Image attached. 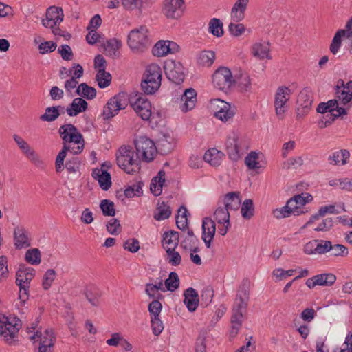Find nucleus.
<instances>
[{
	"instance_id": "nucleus-1",
	"label": "nucleus",
	"mask_w": 352,
	"mask_h": 352,
	"mask_svg": "<svg viewBox=\"0 0 352 352\" xmlns=\"http://www.w3.org/2000/svg\"><path fill=\"white\" fill-rule=\"evenodd\" d=\"M58 133L63 140V148L55 162L56 170L58 173L63 170L64 160L68 151L77 155L83 151L85 146L83 136L74 124H65L60 126Z\"/></svg>"
},
{
	"instance_id": "nucleus-2",
	"label": "nucleus",
	"mask_w": 352,
	"mask_h": 352,
	"mask_svg": "<svg viewBox=\"0 0 352 352\" xmlns=\"http://www.w3.org/2000/svg\"><path fill=\"white\" fill-rule=\"evenodd\" d=\"M250 299V289L248 280H243L239 287L232 308L231 330L230 337L234 338L239 333L243 323V314L246 312Z\"/></svg>"
},
{
	"instance_id": "nucleus-3",
	"label": "nucleus",
	"mask_w": 352,
	"mask_h": 352,
	"mask_svg": "<svg viewBox=\"0 0 352 352\" xmlns=\"http://www.w3.org/2000/svg\"><path fill=\"white\" fill-rule=\"evenodd\" d=\"M135 152L131 146H122L116 153L118 166L127 174H134L140 169L138 157L134 159Z\"/></svg>"
},
{
	"instance_id": "nucleus-4",
	"label": "nucleus",
	"mask_w": 352,
	"mask_h": 352,
	"mask_svg": "<svg viewBox=\"0 0 352 352\" xmlns=\"http://www.w3.org/2000/svg\"><path fill=\"white\" fill-rule=\"evenodd\" d=\"M128 45L134 52H142L150 45L148 30L145 26L131 30L128 35Z\"/></svg>"
},
{
	"instance_id": "nucleus-5",
	"label": "nucleus",
	"mask_w": 352,
	"mask_h": 352,
	"mask_svg": "<svg viewBox=\"0 0 352 352\" xmlns=\"http://www.w3.org/2000/svg\"><path fill=\"white\" fill-rule=\"evenodd\" d=\"M129 100V96L124 91L119 92L111 98L103 109L104 119L109 120L116 116L120 110L127 107Z\"/></svg>"
},
{
	"instance_id": "nucleus-6",
	"label": "nucleus",
	"mask_w": 352,
	"mask_h": 352,
	"mask_svg": "<svg viewBox=\"0 0 352 352\" xmlns=\"http://www.w3.org/2000/svg\"><path fill=\"white\" fill-rule=\"evenodd\" d=\"M20 328L21 324L18 322L12 324L7 316L0 314V336L3 337L8 344L12 345L16 343Z\"/></svg>"
},
{
	"instance_id": "nucleus-7",
	"label": "nucleus",
	"mask_w": 352,
	"mask_h": 352,
	"mask_svg": "<svg viewBox=\"0 0 352 352\" xmlns=\"http://www.w3.org/2000/svg\"><path fill=\"white\" fill-rule=\"evenodd\" d=\"M292 91L286 86L278 87L274 96V107L276 114L280 119H283L285 112L287 111L289 101Z\"/></svg>"
},
{
	"instance_id": "nucleus-8",
	"label": "nucleus",
	"mask_w": 352,
	"mask_h": 352,
	"mask_svg": "<svg viewBox=\"0 0 352 352\" xmlns=\"http://www.w3.org/2000/svg\"><path fill=\"white\" fill-rule=\"evenodd\" d=\"M136 155H141L142 160L146 162H151L157 151V147L154 142L145 136H141L135 141Z\"/></svg>"
},
{
	"instance_id": "nucleus-9",
	"label": "nucleus",
	"mask_w": 352,
	"mask_h": 352,
	"mask_svg": "<svg viewBox=\"0 0 352 352\" xmlns=\"http://www.w3.org/2000/svg\"><path fill=\"white\" fill-rule=\"evenodd\" d=\"M164 72L167 78L176 85H180L185 78L183 65L174 60H168L164 64Z\"/></svg>"
},
{
	"instance_id": "nucleus-10",
	"label": "nucleus",
	"mask_w": 352,
	"mask_h": 352,
	"mask_svg": "<svg viewBox=\"0 0 352 352\" xmlns=\"http://www.w3.org/2000/svg\"><path fill=\"white\" fill-rule=\"evenodd\" d=\"M212 83L219 90L226 91L234 83V78L228 67H221L212 75Z\"/></svg>"
},
{
	"instance_id": "nucleus-11",
	"label": "nucleus",
	"mask_w": 352,
	"mask_h": 352,
	"mask_svg": "<svg viewBox=\"0 0 352 352\" xmlns=\"http://www.w3.org/2000/svg\"><path fill=\"white\" fill-rule=\"evenodd\" d=\"M13 139L22 153L37 167L42 168L44 165L43 160L35 151L21 136L14 134Z\"/></svg>"
},
{
	"instance_id": "nucleus-12",
	"label": "nucleus",
	"mask_w": 352,
	"mask_h": 352,
	"mask_svg": "<svg viewBox=\"0 0 352 352\" xmlns=\"http://www.w3.org/2000/svg\"><path fill=\"white\" fill-rule=\"evenodd\" d=\"M36 337L40 338L38 352H52L56 339L52 329H46L43 333L37 331L30 339L34 340Z\"/></svg>"
},
{
	"instance_id": "nucleus-13",
	"label": "nucleus",
	"mask_w": 352,
	"mask_h": 352,
	"mask_svg": "<svg viewBox=\"0 0 352 352\" xmlns=\"http://www.w3.org/2000/svg\"><path fill=\"white\" fill-rule=\"evenodd\" d=\"M184 8V0H164L162 12L168 19H177L182 16Z\"/></svg>"
},
{
	"instance_id": "nucleus-14",
	"label": "nucleus",
	"mask_w": 352,
	"mask_h": 352,
	"mask_svg": "<svg viewBox=\"0 0 352 352\" xmlns=\"http://www.w3.org/2000/svg\"><path fill=\"white\" fill-rule=\"evenodd\" d=\"M63 11L61 8L51 6L46 11V18L42 20L44 27L53 28L63 20Z\"/></svg>"
},
{
	"instance_id": "nucleus-15",
	"label": "nucleus",
	"mask_w": 352,
	"mask_h": 352,
	"mask_svg": "<svg viewBox=\"0 0 352 352\" xmlns=\"http://www.w3.org/2000/svg\"><path fill=\"white\" fill-rule=\"evenodd\" d=\"M227 154L232 161H237L241 156V140L233 133L230 135L226 142Z\"/></svg>"
},
{
	"instance_id": "nucleus-16",
	"label": "nucleus",
	"mask_w": 352,
	"mask_h": 352,
	"mask_svg": "<svg viewBox=\"0 0 352 352\" xmlns=\"http://www.w3.org/2000/svg\"><path fill=\"white\" fill-rule=\"evenodd\" d=\"M336 96L341 104L346 105L352 100V80L346 85L343 80H338L336 85Z\"/></svg>"
},
{
	"instance_id": "nucleus-17",
	"label": "nucleus",
	"mask_w": 352,
	"mask_h": 352,
	"mask_svg": "<svg viewBox=\"0 0 352 352\" xmlns=\"http://www.w3.org/2000/svg\"><path fill=\"white\" fill-rule=\"evenodd\" d=\"M136 113L144 120H148L151 116V104L146 97L139 96L131 104Z\"/></svg>"
},
{
	"instance_id": "nucleus-18",
	"label": "nucleus",
	"mask_w": 352,
	"mask_h": 352,
	"mask_svg": "<svg viewBox=\"0 0 352 352\" xmlns=\"http://www.w3.org/2000/svg\"><path fill=\"white\" fill-rule=\"evenodd\" d=\"M181 101L183 102L180 109L184 112L192 110L197 102V92L193 88H189L184 91L181 97Z\"/></svg>"
},
{
	"instance_id": "nucleus-19",
	"label": "nucleus",
	"mask_w": 352,
	"mask_h": 352,
	"mask_svg": "<svg viewBox=\"0 0 352 352\" xmlns=\"http://www.w3.org/2000/svg\"><path fill=\"white\" fill-rule=\"evenodd\" d=\"M249 0H236L231 10V19L236 23L243 21Z\"/></svg>"
},
{
	"instance_id": "nucleus-20",
	"label": "nucleus",
	"mask_w": 352,
	"mask_h": 352,
	"mask_svg": "<svg viewBox=\"0 0 352 352\" xmlns=\"http://www.w3.org/2000/svg\"><path fill=\"white\" fill-rule=\"evenodd\" d=\"M216 102L220 104V105L217 104L220 109L214 113L215 117L223 122L232 119L235 112L231 109L230 104L219 99L216 100Z\"/></svg>"
},
{
	"instance_id": "nucleus-21",
	"label": "nucleus",
	"mask_w": 352,
	"mask_h": 352,
	"mask_svg": "<svg viewBox=\"0 0 352 352\" xmlns=\"http://www.w3.org/2000/svg\"><path fill=\"white\" fill-rule=\"evenodd\" d=\"M346 114V109L344 107H340L337 110V113L331 111L322 114V117L318 121V126L320 129L327 127L330 126L336 118Z\"/></svg>"
},
{
	"instance_id": "nucleus-22",
	"label": "nucleus",
	"mask_w": 352,
	"mask_h": 352,
	"mask_svg": "<svg viewBox=\"0 0 352 352\" xmlns=\"http://www.w3.org/2000/svg\"><path fill=\"white\" fill-rule=\"evenodd\" d=\"M88 108V103L82 98H74L72 103L67 107L66 112L69 116H76L79 113L85 111Z\"/></svg>"
},
{
	"instance_id": "nucleus-23",
	"label": "nucleus",
	"mask_w": 352,
	"mask_h": 352,
	"mask_svg": "<svg viewBox=\"0 0 352 352\" xmlns=\"http://www.w3.org/2000/svg\"><path fill=\"white\" fill-rule=\"evenodd\" d=\"M241 199L239 192H231L226 194L221 204L228 210H237L241 205Z\"/></svg>"
},
{
	"instance_id": "nucleus-24",
	"label": "nucleus",
	"mask_w": 352,
	"mask_h": 352,
	"mask_svg": "<svg viewBox=\"0 0 352 352\" xmlns=\"http://www.w3.org/2000/svg\"><path fill=\"white\" fill-rule=\"evenodd\" d=\"M92 177L98 180L102 190H107L111 186V175L107 170L95 168L92 171Z\"/></svg>"
},
{
	"instance_id": "nucleus-25",
	"label": "nucleus",
	"mask_w": 352,
	"mask_h": 352,
	"mask_svg": "<svg viewBox=\"0 0 352 352\" xmlns=\"http://www.w3.org/2000/svg\"><path fill=\"white\" fill-rule=\"evenodd\" d=\"M199 296L196 290L192 287L188 288L184 292V302L189 311H195L199 305Z\"/></svg>"
},
{
	"instance_id": "nucleus-26",
	"label": "nucleus",
	"mask_w": 352,
	"mask_h": 352,
	"mask_svg": "<svg viewBox=\"0 0 352 352\" xmlns=\"http://www.w3.org/2000/svg\"><path fill=\"white\" fill-rule=\"evenodd\" d=\"M298 102L304 113L309 112L313 103L312 94L309 88H305L300 92L298 96Z\"/></svg>"
},
{
	"instance_id": "nucleus-27",
	"label": "nucleus",
	"mask_w": 352,
	"mask_h": 352,
	"mask_svg": "<svg viewBox=\"0 0 352 352\" xmlns=\"http://www.w3.org/2000/svg\"><path fill=\"white\" fill-rule=\"evenodd\" d=\"M144 77L152 80L153 83L161 85L162 69L157 64L149 65L146 69Z\"/></svg>"
},
{
	"instance_id": "nucleus-28",
	"label": "nucleus",
	"mask_w": 352,
	"mask_h": 352,
	"mask_svg": "<svg viewBox=\"0 0 352 352\" xmlns=\"http://www.w3.org/2000/svg\"><path fill=\"white\" fill-rule=\"evenodd\" d=\"M15 246L18 249L29 247L30 243L26 230L23 228H16L14 232Z\"/></svg>"
},
{
	"instance_id": "nucleus-29",
	"label": "nucleus",
	"mask_w": 352,
	"mask_h": 352,
	"mask_svg": "<svg viewBox=\"0 0 352 352\" xmlns=\"http://www.w3.org/2000/svg\"><path fill=\"white\" fill-rule=\"evenodd\" d=\"M252 53L254 57L261 60L264 58L271 59L270 55L269 43H256L252 47Z\"/></svg>"
},
{
	"instance_id": "nucleus-30",
	"label": "nucleus",
	"mask_w": 352,
	"mask_h": 352,
	"mask_svg": "<svg viewBox=\"0 0 352 352\" xmlns=\"http://www.w3.org/2000/svg\"><path fill=\"white\" fill-rule=\"evenodd\" d=\"M327 213L338 214L340 213V211L336 209L334 205L322 206L318 210L316 214L311 217L309 220L302 227V228L304 229L307 228L316 220H318L320 217H324Z\"/></svg>"
},
{
	"instance_id": "nucleus-31",
	"label": "nucleus",
	"mask_w": 352,
	"mask_h": 352,
	"mask_svg": "<svg viewBox=\"0 0 352 352\" xmlns=\"http://www.w3.org/2000/svg\"><path fill=\"white\" fill-rule=\"evenodd\" d=\"M165 182V172L160 170L151 182L150 190L155 196H159L162 192V186Z\"/></svg>"
},
{
	"instance_id": "nucleus-32",
	"label": "nucleus",
	"mask_w": 352,
	"mask_h": 352,
	"mask_svg": "<svg viewBox=\"0 0 352 352\" xmlns=\"http://www.w3.org/2000/svg\"><path fill=\"white\" fill-rule=\"evenodd\" d=\"M172 214L170 207L164 201L158 202L153 217L157 221L168 219Z\"/></svg>"
},
{
	"instance_id": "nucleus-33",
	"label": "nucleus",
	"mask_w": 352,
	"mask_h": 352,
	"mask_svg": "<svg viewBox=\"0 0 352 352\" xmlns=\"http://www.w3.org/2000/svg\"><path fill=\"white\" fill-rule=\"evenodd\" d=\"M223 153L216 148H211L208 150L203 159L206 162L209 163L212 166H218L221 162V155Z\"/></svg>"
},
{
	"instance_id": "nucleus-34",
	"label": "nucleus",
	"mask_w": 352,
	"mask_h": 352,
	"mask_svg": "<svg viewBox=\"0 0 352 352\" xmlns=\"http://www.w3.org/2000/svg\"><path fill=\"white\" fill-rule=\"evenodd\" d=\"M162 243L166 245V250H173L179 243V233L176 231L165 232L163 234Z\"/></svg>"
},
{
	"instance_id": "nucleus-35",
	"label": "nucleus",
	"mask_w": 352,
	"mask_h": 352,
	"mask_svg": "<svg viewBox=\"0 0 352 352\" xmlns=\"http://www.w3.org/2000/svg\"><path fill=\"white\" fill-rule=\"evenodd\" d=\"M85 295L87 300L95 307L100 304V298L101 297V292L95 286H89L86 287Z\"/></svg>"
},
{
	"instance_id": "nucleus-36",
	"label": "nucleus",
	"mask_w": 352,
	"mask_h": 352,
	"mask_svg": "<svg viewBox=\"0 0 352 352\" xmlns=\"http://www.w3.org/2000/svg\"><path fill=\"white\" fill-rule=\"evenodd\" d=\"M341 107L339 106L338 100L333 99L329 100L327 102H320L317 107V112L321 114H324L327 112L337 113V110Z\"/></svg>"
},
{
	"instance_id": "nucleus-37",
	"label": "nucleus",
	"mask_w": 352,
	"mask_h": 352,
	"mask_svg": "<svg viewBox=\"0 0 352 352\" xmlns=\"http://www.w3.org/2000/svg\"><path fill=\"white\" fill-rule=\"evenodd\" d=\"M59 109H63V111L64 107L58 105V106L47 107L45 109V113L40 116V119L42 121L53 122V121L56 120L60 115Z\"/></svg>"
},
{
	"instance_id": "nucleus-38",
	"label": "nucleus",
	"mask_w": 352,
	"mask_h": 352,
	"mask_svg": "<svg viewBox=\"0 0 352 352\" xmlns=\"http://www.w3.org/2000/svg\"><path fill=\"white\" fill-rule=\"evenodd\" d=\"M76 93V94L87 100H92L96 96V89L89 86L85 82H82L78 86Z\"/></svg>"
},
{
	"instance_id": "nucleus-39",
	"label": "nucleus",
	"mask_w": 352,
	"mask_h": 352,
	"mask_svg": "<svg viewBox=\"0 0 352 352\" xmlns=\"http://www.w3.org/2000/svg\"><path fill=\"white\" fill-rule=\"evenodd\" d=\"M214 59V52L204 50L197 56V63L201 66L210 67L213 64Z\"/></svg>"
},
{
	"instance_id": "nucleus-40",
	"label": "nucleus",
	"mask_w": 352,
	"mask_h": 352,
	"mask_svg": "<svg viewBox=\"0 0 352 352\" xmlns=\"http://www.w3.org/2000/svg\"><path fill=\"white\" fill-rule=\"evenodd\" d=\"M218 207L214 212V218L218 223L221 224L223 223L230 222V214L228 209L225 208L219 200L218 202Z\"/></svg>"
},
{
	"instance_id": "nucleus-41",
	"label": "nucleus",
	"mask_w": 352,
	"mask_h": 352,
	"mask_svg": "<svg viewBox=\"0 0 352 352\" xmlns=\"http://www.w3.org/2000/svg\"><path fill=\"white\" fill-rule=\"evenodd\" d=\"M121 45V41L113 38L107 41L103 47L106 55L113 58L116 56L117 51Z\"/></svg>"
},
{
	"instance_id": "nucleus-42",
	"label": "nucleus",
	"mask_w": 352,
	"mask_h": 352,
	"mask_svg": "<svg viewBox=\"0 0 352 352\" xmlns=\"http://www.w3.org/2000/svg\"><path fill=\"white\" fill-rule=\"evenodd\" d=\"M202 230L203 235H206V236L210 238V239H213L216 232L214 221L209 217L204 218L202 222Z\"/></svg>"
},
{
	"instance_id": "nucleus-43",
	"label": "nucleus",
	"mask_w": 352,
	"mask_h": 352,
	"mask_svg": "<svg viewBox=\"0 0 352 352\" xmlns=\"http://www.w3.org/2000/svg\"><path fill=\"white\" fill-rule=\"evenodd\" d=\"M342 38H346L345 32L342 30H338L335 34L329 47L330 52L333 55H336L338 52L342 45Z\"/></svg>"
},
{
	"instance_id": "nucleus-44",
	"label": "nucleus",
	"mask_w": 352,
	"mask_h": 352,
	"mask_svg": "<svg viewBox=\"0 0 352 352\" xmlns=\"http://www.w3.org/2000/svg\"><path fill=\"white\" fill-rule=\"evenodd\" d=\"M317 285L320 286H331L336 280V276L331 273H324L314 276Z\"/></svg>"
},
{
	"instance_id": "nucleus-45",
	"label": "nucleus",
	"mask_w": 352,
	"mask_h": 352,
	"mask_svg": "<svg viewBox=\"0 0 352 352\" xmlns=\"http://www.w3.org/2000/svg\"><path fill=\"white\" fill-rule=\"evenodd\" d=\"M234 82L237 84L238 87L242 91H248L251 88V80L249 75L247 73H242L239 76H235Z\"/></svg>"
},
{
	"instance_id": "nucleus-46",
	"label": "nucleus",
	"mask_w": 352,
	"mask_h": 352,
	"mask_svg": "<svg viewBox=\"0 0 352 352\" xmlns=\"http://www.w3.org/2000/svg\"><path fill=\"white\" fill-rule=\"evenodd\" d=\"M96 80L98 82L100 88H105L110 85L111 76L110 73L103 69H98L96 76Z\"/></svg>"
},
{
	"instance_id": "nucleus-47",
	"label": "nucleus",
	"mask_w": 352,
	"mask_h": 352,
	"mask_svg": "<svg viewBox=\"0 0 352 352\" xmlns=\"http://www.w3.org/2000/svg\"><path fill=\"white\" fill-rule=\"evenodd\" d=\"M209 32L214 36L220 37L223 34V23L220 19L212 18L209 22Z\"/></svg>"
},
{
	"instance_id": "nucleus-48",
	"label": "nucleus",
	"mask_w": 352,
	"mask_h": 352,
	"mask_svg": "<svg viewBox=\"0 0 352 352\" xmlns=\"http://www.w3.org/2000/svg\"><path fill=\"white\" fill-rule=\"evenodd\" d=\"M164 284L167 290L175 291L179 286V278L177 274L175 272H170L168 278L165 280Z\"/></svg>"
},
{
	"instance_id": "nucleus-49",
	"label": "nucleus",
	"mask_w": 352,
	"mask_h": 352,
	"mask_svg": "<svg viewBox=\"0 0 352 352\" xmlns=\"http://www.w3.org/2000/svg\"><path fill=\"white\" fill-rule=\"evenodd\" d=\"M254 207L253 201L250 199H245L241 206V214L244 219H250L254 215Z\"/></svg>"
},
{
	"instance_id": "nucleus-50",
	"label": "nucleus",
	"mask_w": 352,
	"mask_h": 352,
	"mask_svg": "<svg viewBox=\"0 0 352 352\" xmlns=\"http://www.w3.org/2000/svg\"><path fill=\"white\" fill-rule=\"evenodd\" d=\"M167 44V41H159L152 50L153 54L158 57L168 54L169 48Z\"/></svg>"
},
{
	"instance_id": "nucleus-51",
	"label": "nucleus",
	"mask_w": 352,
	"mask_h": 352,
	"mask_svg": "<svg viewBox=\"0 0 352 352\" xmlns=\"http://www.w3.org/2000/svg\"><path fill=\"white\" fill-rule=\"evenodd\" d=\"M157 148L161 154L167 155L173 150L174 143L164 137L158 140Z\"/></svg>"
},
{
	"instance_id": "nucleus-52",
	"label": "nucleus",
	"mask_w": 352,
	"mask_h": 352,
	"mask_svg": "<svg viewBox=\"0 0 352 352\" xmlns=\"http://www.w3.org/2000/svg\"><path fill=\"white\" fill-rule=\"evenodd\" d=\"M100 207L104 216H115L116 210L114 208V204L113 201L109 199H103L100 204Z\"/></svg>"
},
{
	"instance_id": "nucleus-53",
	"label": "nucleus",
	"mask_w": 352,
	"mask_h": 352,
	"mask_svg": "<svg viewBox=\"0 0 352 352\" xmlns=\"http://www.w3.org/2000/svg\"><path fill=\"white\" fill-rule=\"evenodd\" d=\"M142 186L143 183L141 182L132 186H129L124 192L125 197L131 198L134 196H140L142 194Z\"/></svg>"
},
{
	"instance_id": "nucleus-54",
	"label": "nucleus",
	"mask_w": 352,
	"mask_h": 352,
	"mask_svg": "<svg viewBox=\"0 0 352 352\" xmlns=\"http://www.w3.org/2000/svg\"><path fill=\"white\" fill-rule=\"evenodd\" d=\"M25 260L32 265H38L41 263V252L37 248L30 249L26 252Z\"/></svg>"
},
{
	"instance_id": "nucleus-55",
	"label": "nucleus",
	"mask_w": 352,
	"mask_h": 352,
	"mask_svg": "<svg viewBox=\"0 0 352 352\" xmlns=\"http://www.w3.org/2000/svg\"><path fill=\"white\" fill-rule=\"evenodd\" d=\"M258 156L254 151L250 152L245 158V164L250 170H256L260 168L258 162Z\"/></svg>"
},
{
	"instance_id": "nucleus-56",
	"label": "nucleus",
	"mask_w": 352,
	"mask_h": 352,
	"mask_svg": "<svg viewBox=\"0 0 352 352\" xmlns=\"http://www.w3.org/2000/svg\"><path fill=\"white\" fill-rule=\"evenodd\" d=\"M158 84L153 83L152 80L146 78V77L142 80L141 88L146 94H153L160 88Z\"/></svg>"
},
{
	"instance_id": "nucleus-57",
	"label": "nucleus",
	"mask_w": 352,
	"mask_h": 352,
	"mask_svg": "<svg viewBox=\"0 0 352 352\" xmlns=\"http://www.w3.org/2000/svg\"><path fill=\"white\" fill-rule=\"evenodd\" d=\"M305 195L302 193L300 195H296L293 197L290 198L291 203H295L299 208L305 206L307 203H309L313 199L312 196L310 194L305 193Z\"/></svg>"
},
{
	"instance_id": "nucleus-58",
	"label": "nucleus",
	"mask_w": 352,
	"mask_h": 352,
	"mask_svg": "<svg viewBox=\"0 0 352 352\" xmlns=\"http://www.w3.org/2000/svg\"><path fill=\"white\" fill-rule=\"evenodd\" d=\"M331 255L335 257H344L349 254L348 248L342 244L331 243V248L330 249Z\"/></svg>"
},
{
	"instance_id": "nucleus-59",
	"label": "nucleus",
	"mask_w": 352,
	"mask_h": 352,
	"mask_svg": "<svg viewBox=\"0 0 352 352\" xmlns=\"http://www.w3.org/2000/svg\"><path fill=\"white\" fill-rule=\"evenodd\" d=\"M214 291L211 287H207L204 288L201 294V304L202 306L207 307L213 298Z\"/></svg>"
},
{
	"instance_id": "nucleus-60",
	"label": "nucleus",
	"mask_w": 352,
	"mask_h": 352,
	"mask_svg": "<svg viewBox=\"0 0 352 352\" xmlns=\"http://www.w3.org/2000/svg\"><path fill=\"white\" fill-rule=\"evenodd\" d=\"M56 272L52 269L47 270L43 278V287L45 290L50 288L53 281L55 279Z\"/></svg>"
},
{
	"instance_id": "nucleus-61",
	"label": "nucleus",
	"mask_w": 352,
	"mask_h": 352,
	"mask_svg": "<svg viewBox=\"0 0 352 352\" xmlns=\"http://www.w3.org/2000/svg\"><path fill=\"white\" fill-rule=\"evenodd\" d=\"M152 331L155 336H159L164 329V324L160 316L151 317Z\"/></svg>"
},
{
	"instance_id": "nucleus-62",
	"label": "nucleus",
	"mask_w": 352,
	"mask_h": 352,
	"mask_svg": "<svg viewBox=\"0 0 352 352\" xmlns=\"http://www.w3.org/2000/svg\"><path fill=\"white\" fill-rule=\"evenodd\" d=\"M228 31L230 34L234 36L238 37L242 35L245 31V27L243 23H230L228 25Z\"/></svg>"
},
{
	"instance_id": "nucleus-63",
	"label": "nucleus",
	"mask_w": 352,
	"mask_h": 352,
	"mask_svg": "<svg viewBox=\"0 0 352 352\" xmlns=\"http://www.w3.org/2000/svg\"><path fill=\"white\" fill-rule=\"evenodd\" d=\"M317 254H324L330 252L331 248V242L328 240H318L316 239Z\"/></svg>"
},
{
	"instance_id": "nucleus-64",
	"label": "nucleus",
	"mask_w": 352,
	"mask_h": 352,
	"mask_svg": "<svg viewBox=\"0 0 352 352\" xmlns=\"http://www.w3.org/2000/svg\"><path fill=\"white\" fill-rule=\"evenodd\" d=\"M107 230L111 234L117 235L121 232L120 221L117 219H111L107 224Z\"/></svg>"
}]
</instances>
